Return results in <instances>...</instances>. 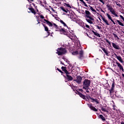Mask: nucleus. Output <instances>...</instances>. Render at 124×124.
I'll use <instances>...</instances> for the list:
<instances>
[{"label":"nucleus","mask_w":124,"mask_h":124,"mask_svg":"<svg viewBox=\"0 0 124 124\" xmlns=\"http://www.w3.org/2000/svg\"><path fill=\"white\" fill-rule=\"evenodd\" d=\"M89 98H90V99L92 100V102H95L97 104H99V101L96 100V99H93V98H91V97H90V96L89 97Z\"/></svg>","instance_id":"nucleus-22"},{"label":"nucleus","mask_w":124,"mask_h":124,"mask_svg":"<svg viewBox=\"0 0 124 124\" xmlns=\"http://www.w3.org/2000/svg\"><path fill=\"white\" fill-rule=\"evenodd\" d=\"M61 64L64 65V64L63 63H62V61L61 62Z\"/></svg>","instance_id":"nucleus-50"},{"label":"nucleus","mask_w":124,"mask_h":124,"mask_svg":"<svg viewBox=\"0 0 124 124\" xmlns=\"http://www.w3.org/2000/svg\"><path fill=\"white\" fill-rule=\"evenodd\" d=\"M107 107V106L106 105H105V106L101 107L102 111H103V112H107V113H108V110L106 109Z\"/></svg>","instance_id":"nucleus-15"},{"label":"nucleus","mask_w":124,"mask_h":124,"mask_svg":"<svg viewBox=\"0 0 124 124\" xmlns=\"http://www.w3.org/2000/svg\"><path fill=\"white\" fill-rule=\"evenodd\" d=\"M44 21L46 23V24L48 25L49 27H53V24H54V22H53V21H52V22H50L49 20L46 19H44Z\"/></svg>","instance_id":"nucleus-9"},{"label":"nucleus","mask_w":124,"mask_h":124,"mask_svg":"<svg viewBox=\"0 0 124 124\" xmlns=\"http://www.w3.org/2000/svg\"><path fill=\"white\" fill-rule=\"evenodd\" d=\"M38 15H40V13H38Z\"/></svg>","instance_id":"nucleus-60"},{"label":"nucleus","mask_w":124,"mask_h":124,"mask_svg":"<svg viewBox=\"0 0 124 124\" xmlns=\"http://www.w3.org/2000/svg\"><path fill=\"white\" fill-rule=\"evenodd\" d=\"M70 18L71 19H73V16H71L70 17Z\"/></svg>","instance_id":"nucleus-47"},{"label":"nucleus","mask_w":124,"mask_h":124,"mask_svg":"<svg viewBox=\"0 0 124 124\" xmlns=\"http://www.w3.org/2000/svg\"><path fill=\"white\" fill-rule=\"evenodd\" d=\"M65 5L67 7L71 8V6H70V5H69V4L67 3H64Z\"/></svg>","instance_id":"nucleus-33"},{"label":"nucleus","mask_w":124,"mask_h":124,"mask_svg":"<svg viewBox=\"0 0 124 124\" xmlns=\"http://www.w3.org/2000/svg\"><path fill=\"white\" fill-rule=\"evenodd\" d=\"M87 36L90 38V36H89V34L88 33H86Z\"/></svg>","instance_id":"nucleus-54"},{"label":"nucleus","mask_w":124,"mask_h":124,"mask_svg":"<svg viewBox=\"0 0 124 124\" xmlns=\"http://www.w3.org/2000/svg\"><path fill=\"white\" fill-rule=\"evenodd\" d=\"M40 21L42 22H43L44 23H46V22L43 21V20H41Z\"/></svg>","instance_id":"nucleus-49"},{"label":"nucleus","mask_w":124,"mask_h":124,"mask_svg":"<svg viewBox=\"0 0 124 124\" xmlns=\"http://www.w3.org/2000/svg\"><path fill=\"white\" fill-rule=\"evenodd\" d=\"M57 70L60 72L61 74H63V72H62V70H60V69H59V68H57Z\"/></svg>","instance_id":"nucleus-35"},{"label":"nucleus","mask_w":124,"mask_h":124,"mask_svg":"<svg viewBox=\"0 0 124 124\" xmlns=\"http://www.w3.org/2000/svg\"><path fill=\"white\" fill-rule=\"evenodd\" d=\"M115 22H117L118 24L119 25L122 26V27H124V23H123L122 22H123V20H116V21Z\"/></svg>","instance_id":"nucleus-17"},{"label":"nucleus","mask_w":124,"mask_h":124,"mask_svg":"<svg viewBox=\"0 0 124 124\" xmlns=\"http://www.w3.org/2000/svg\"><path fill=\"white\" fill-rule=\"evenodd\" d=\"M85 16L87 17V18H86V20L88 23L90 24H92L93 23V21L94 20V19L92 15L89 11L85 10Z\"/></svg>","instance_id":"nucleus-1"},{"label":"nucleus","mask_w":124,"mask_h":124,"mask_svg":"<svg viewBox=\"0 0 124 124\" xmlns=\"http://www.w3.org/2000/svg\"><path fill=\"white\" fill-rule=\"evenodd\" d=\"M40 18H42V19H44V16L43 15H40L39 16Z\"/></svg>","instance_id":"nucleus-38"},{"label":"nucleus","mask_w":124,"mask_h":124,"mask_svg":"<svg viewBox=\"0 0 124 124\" xmlns=\"http://www.w3.org/2000/svg\"><path fill=\"white\" fill-rule=\"evenodd\" d=\"M111 21L113 23L114 25L116 24V23L113 20V19H112Z\"/></svg>","instance_id":"nucleus-45"},{"label":"nucleus","mask_w":124,"mask_h":124,"mask_svg":"<svg viewBox=\"0 0 124 124\" xmlns=\"http://www.w3.org/2000/svg\"><path fill=\"white\" fill-rule=\"evenodd\" d=\"M82 79V78L81 77H80V76H78V77H77L76 79H74V81H76V82L79 84L81 83Z\"/></svg>","instance_id":"nucleus-10"},{"label":"nucleus","mask_w":124,"mask_h":124,"mask_svg":"<svg viewBox=\"0 0 124 124\" xmlns=\"http://www.w3.org/2000/svg\"><path fill=\"white\" fill-rule=\"evenodd\" d=\"M87 87H86V86H85V85H83V89H85V90H87Z\"/></svg>","instance_id":"nucleus-43"},{"label":"nucleus","mask_w":124,"mask_h":124,"mask_svg":"<svg viewBox=\"0 0 124 124\" xmlns=\"http://www.w3.org/2000/svg\"><path fill=\"white\" fill-rule=\"evenodd\" d=\"M123 77H124V74H122Z\"/></svg>","instance_id":"nucleus-56"},{"label":"nucleus","mask_w":124,"mask_h":124,"mask_svg":"<svg viewBox=\"0 0 124 124\" xmlns=\"http://www.w3.org/2000/svg\"><path fill=\"white\" fill-rule=\"evenodd\" d=\"M99 1L103 4H105V2L103 0H99Z\"/></svg>","instance_id":"nucleus-40"},{"label":"nucleus","mask_w":124,"mask_h":124,"mask_svg":"<svg viewBox=\"0 0 124 124\" xmlns=\"http://www.w3.org/2000/svg\"><path fill=\"white\" fill-rule=\"evenodd\" d=\"M28 9L31 11H28L29 13H31H31L34 14V15H36V11L34 10V9L33 8L30 7V8H29Z\"/></svg>","instance_id":"nucleus-13"},{"label":"nucleus","mask_w":124,"mask_h":124,"mask_svg":"<svg viewBox=\"0 0 124 124\" xmlns=\"http://www.w3.org/2000/svg\"><path fill=\"white\" fill-rule=\"evenodd\" d=\"M112 46L113 47L117 49V50H119V46L118 45H117L115 43H112Z\"/></svg>","instance_id":"nucleus-21"},{"label":"nucleus","mask_w":124,"mask_h":124,"mask_svg":"<svg viewBox=\"0 0 124 124\" xmlns=\"http://www.w3.org/2000/svg\"><path fill=\"white\" fill-rule=\"evenodd\" d=\"M86 98H87V99H88V100H89V99H90L89 97H86Z\"/></svg>","instance_id":"nucleus-51"},{"label":"nucleus","mask_w":124,"mask_h":124,"mask_svg":"<svg viewBox=\"0 0 124 124\" xmlns=\"http://www.w3.org/2000/svg\"><path fill=\"white\" fill-rule=\"evenodd\" d=\"M92 32H93V33L94 34L95 36H96L99 38L101 37L100 35L98 32H95L94 31H92Z\"/></svg>","instance_id":"nucleus-23"},{"label":"nucleus","mask_w":124,"mask_h":124,"mask_svg":"<svg viewBox=\"0 0 124 124\" xmlns=\"http://www.w3.org/2000/svg\"><path fill=\"white\" fill-rule=\"evenodd\" d=\"M73 55H78V57L79 60H82L84 57V51L82 49L81 50H77L72 52Z\"/></svg>","instance_id":"nucleus-3"},{"label":"nucleus","mask_w":124,"mask_h":124,"mask_svg":"<svg viewBox=\"0 0 124 124\" xmlns=\"http://www.w3.org/2000/svg\"><path fill=\"white\" fill-rule=\"evenodd\" d=\"M89 6L90 7V9L92 12L96 13V11L94 8H93L92 6H90V5Z\"/></svg>","instance_id":"nucleus-29"},{"label":"nucleus","mask_w":124,"mask_h":124,"mask_svg":"<svg viewBox=\"0 0 124 124\" xmlns=\"http://www.w3.org/2000/svg\"><path fill=\"white\" fill-rule=\"evenodd\" d=\"M63 74H61V75H62V76H63Z\"/></svg>","instance_id":"nucleus-62"},{"label":"nucleus","mask_w":124,"mask_h":124,"mask_svg":"<svg viewBox=\"0 0 124 124\" xmlns=\"http://www.w3.org/2000/svg\"><path fill=\"white\" fill-rule=\"evenodd\" d=\"M60 23L62 24L64 27H66L67 28H68V26L66 25V23L64 21H63L62 20H60Z\"/></svg>","instance_id":"nucleus-26"},{"label":"nucleus","mask_w":124,"mask_h":124,"mask_svg":"<svg viewBox=\"0 0 124 124\" xmlns=\"http://www.w3.org/2000/svg\"><path fill=\"white\" fill-rule=\"evenodd\" d=\"M97 27V29L98 30H101L102 27H99V26H98L97 25L95 26Z\"/></svg>","instance_id":"nucleus-37"},{"label":"nucleus","mask_w":124,"mask_h":124,"mask_svg":"<svg viewBox=\"0 0 124 124\" xmlns=\"http://www.w3.org/2000/svg\"><path fill=\"white\" fill-rule=\"evenodd\" d=\"M51 10H52V11L53 12L56 13V11H55V9H54V8H51Z\"/></svg>","instance_id":"nucleus-44"},{"label":"nucleus","mask_w":124,"mask_h":124,"mask_svg":"<svg viewBox=\"0 0 124 124\" xmlns=\"http://www.w3.org/2000/svg\"><path fill=\"white\" fill-rule=\"evenodd\" d=\"M96 113L97 114V115H99V114L98 113Z\"/></svg>","instance_id":"nucleus-61"},{"label":"nucleus","mask_w":124,"mask_h":124,"mask_svg":"<svg viewBox=\"0 0 124 124\" xmlns=\"http://www.w3.org/2000/svg\"><path fill=\"white\" fill-rule=\"evenodd\" d=\"M121 124H124V122H122Z\"/></svg>","instance_id":"nucleus-55"},{"label":"nucleus","mask_w":124,"mask_h":124,"mask_svg":"<svg viewBox=\"0 0 124 124\" xmlns=\"http://www.w3.org/2000/svg\"><path fill=\"white\" fill-rule=\"evenodd\" d=\"M115 55L116 56V58L117 59V60L122 63H124V61L123 60V59H122V57H121V56H117V55L116 54H115Z\"/></svg>","instance_id":"nucleus-19"},{"label":"nucleus","mask_w":124,"mask_h":124,"mask_svg":"<svg viewBox=\"0 0 124 124\" xmlns=\"http://www.w3.org/2000/svg\"><path fill=\"white\" fill-rule=\"evenodd\" d=\"M85 27L88 29H90V26L87 24H86Z\"/></svg>","instance_id":"nucleus-42"},{"label":"nucleus","mask_w":124,"mask_h":124,"mask_svg":"<svg viewBox=\"0 0 124 124\" xmlns=\"http://www.w3.org/2000/svg\"><path fill=\"white\" fill-rule=\"evenodd\" d=\"M99 111H100V112H101V114H103V112H101V110L99 109Z\"/></svg>","instance_id":"nucleus-53"},{"label":"nucleus","mask_w":124,"mask_h":124,"mask_svg":"<svg viewBox=\"0 0 124 124\" xmlns=\"http://www.w3.org/2000/svg\"><path fill=\"white\" fill-rule=\"evenodd\" d=\"M107 7L108 8V10L110 11V12L113 10L111 6L110 5H109L108 4L107 5Z\"/></svg>","instance_id":"nucleus-25"},{"label":"nucleus","mask_w":124,"mask_h":124,"mask_svg":"<svg viewBox=\"0 0 124 124\" xmlns=\"http://www.w3.org/2000/svg\"><path fill=\"white\" fill-rule=\"evenodd\" d=\"M113 109H114V110H116V109H115V108H114Z\"/></svg>","instance_id":"nucleus-63"},{"label":"nucleus","mask_w":124,"mask_h":124,"mask_svg":"<svg viewBox=\"0 0 124 124\" xmlns=\"http://www.w3.org/2000/svg\"><path fill=\"white\" fill-rule=\"evenodd\" d=\"M98 19H99L100 21H101V19H100V17H98Z\"/></svg>","instance_id":"nucleus-57"},{"label":"nucleus","mask_w":124,"mask_h":124,"mask_svg":"<svg viewBox=\"0 0 124 124\" xmlns=\"http://www.w3.org/2000/svg\"><path fill=\"white\" fill-rule=\"evenodd\" d=\"M120 17L121 18L123 21L124 20V17L123 16L120 15Z\"/></svg>","instance_id":"nucleus-39"},{"label":"nucleus","mask_w":124,"mask_h":124,"mask_svg":"<svg viewBox=\"0 0 124 124\" xmlns=\"http://www.w3.org/2000/svg\"><path fill=\"white\" fill-rule=\"evenodd\" d=\"M89 9V7L86 8V9L88 10Z\"/></svg>","instance_id":"nucleus-59"},{"label":"nucleus","mask_w":124,"mask_h":124,"mask_svg":"<svg viewBox=\"0 0 124 124\" xmlns=\"http://www.w3.org/2000/svg\"><path fill=\"white\" fill-rule=\"evenodd\" d=\"M101 19L102 20L106 23V24L108 26L109 25V24L108 23V22L107 19H106L102 15H101Z\"/></svg>","instance_id":"nucleus-16"},{"label":"nucleus","mask_w":124,"mask_h":124,"mask_svg":"<svg viewBox=\"0 0 124 124\" xmlns=\"http://www.w3.org/2000/svg\"><path fill=\"white\" fill-rule=\"evenodd\" d=\"M91 84V80L89 79H84L83 82V86H85L87 88H88Z\"/></svg>","instance_id":"nucleus-6"},{"label":"nucleus","mask_w":124,"mask_h":124,"mask_svg":"<svg viewBox=\"0 0 124 124\" xmlns=\"http://www.w3.org/2000/svg\"><path fill=\"white\" fill-rule=\"evenodd\" d=\"M69 74H66V76H64V75H63V77L68 82H69L70 81H72V80H73V78H72V77H71V76H70Z\"/></svg>","instance_id":"nucleus-7"},{"label":"nucleus","mask_w":124,"mask_h":124,"mask_svg":"<svg viewBox=\"0 0 124 124\" xmlns=\"http://www.w3.org/2000/svg\"><path fill=\"white\" fill-rule=\"evenodd\" d=\"M67 51L65 48L63 47H60L57 48L56 54L58 55V56H62L66 54Z\"/></svg>","instance_id":"nucleus-4"},{"label":"nucleus","mask_w":124,"mask_h":124,"mask_svg":"<svg viewBox=\"0 0 124 124\" xmlns=\"http://www.w3.org/2000/svg\"><path fill=\"white\" fill-rule=\"evenodd\" d=\"M53 27L56 30V31L62 32L63 34L67 35V31L64 28L62 27V26H58L56 23H53Z\"/></svg>","instance_id":"nucleus-2"},{"label":"nucleus","mask_w":124,"mask_h":124,"mask_svg":"<svg viewBox=\"0 0 124 124\" xmlns=\"http://www.w3.org/2000/svg\"><path fill=\"white\" fill-rule=\"evenodd\" d=\"M114 87H115V82L114 80L112 81L111 87L110 89H109V94L110 96L112 97L113 96V93L114 92Z\"/></svg>","instance_id":"nucleus-5"},{"label":"nucleus","mask_w":124,"mask_h":124,"mask_svg":"<svg viewBox=\"0 0 124 124\" xmlns=\"http://www.w3.org/2000/svg\"><path fill=\"white\" fill-rule=\"evenodd\" d=\"M62 71L64 72L65 74H70V73L67 70H66V67H62L61 68Z\"/></svg>","instance_id":"nucleus-14"},{"label":"nucleus","mask_w":124,"mask_h":124,"mask_svg":"<svg viewBox=\"0 0 124 124\" xmlns=\"http://www.w3.org/2000/svg\"><path fill=\"white\" fill-rule=\"evenodd\" d=\"M116 63L117 65V66L119 67L120 70L122 71L123 72H124V67H123V66L121 65L120 63H119L117 60L116 61Z\"/></svg>","instance_id":"nucleus-8"},{"label":"nucleus","mask_w":124,"mask_h":124,"mask_svg":"<svg viewBox=\"0 0 124 124\" xmlns=\"http://www.w3.org/2000/svg\"><path fill=\"white\" fill-rule=\"evenodd\" d=\"M76 93L77 94H78L81 98L83 99L84 100L86 99V97L85 95H83V94H82V93H80V92H79V91H78V90H76Z\"/></svg>","instance_id":"nucleus-12"},{"label":"nucleus","mask_w":124,"mask_h":124,"mask_svg":"<svg viewBox=\"0 0 124 124\" xmlns=\"http://www.w3.org/2000/svg\"><path fill=\"white\" fill-rule=\"evenodd\" d=\"M105 40L106 41V42L109 44V45H111L110 42L108 41V40L107 38H106Z\"/></svg>","instance_id":"nucleus-36"},{"label":"nucleus","mask_w":124,"mask_h":124,"mask_svg":"<svg viewBox=\"0 0 124 124\" xmlns=\"http://www.w3.org/2000/svg\"><path fill=\"white\" fill-rule=\"evenodd\" d=\"M79 91L81 92H83V90L81 89H79Z\"/></svg>","instance_id":"nucleus-48"},{"label":"nucleus","mask_w":124,"mask_h":124,"mask_svg":"<svg viewBox=\"0 0 124 124\" xmlns=\"http://www.w3.org/2000/svg\"><path fill=\"white\" fill-rule=\"evenodd\" d=\"M44 28H45V31H46L47 33H48V36H49L51 33L49 31V28H48V27H47V26H45Z\"/></svg>","instance_id":"nucleus-20"},{"label":"nucleus","mask_w":124,"mask_h":124,"mask_svg":"<svg viewBox=\"0 0 124 124\" xmlns=\"http://www.w3.org/2000/svg\"><path fill=\"white\" fill-rule=\"evenodd\" d=\"M112 15L115 16L116 17H118V15L115 13L114 9H112L111 11H110Z\"/></svg>","instance_id":"nucleus-27"},{"label":"nucleus","mask_w":124,"mask_h":124,"mask_svg":"<svg viewBox=\"0 0 124 124\" xmlns=\"http://www.w3.org/2000/svg\"><path fill=\"white\" fill-rule=\"evenodd\" d=\"M37 21L38 23H37V25H38L39 24H40V19H37Z\"/></svg>","instance_id":"nucleus-41"},{"label":"nucleus","mask_w":124,"mask_h":124,"mask_svg":"<svg viewBox=\"0 0 124 124\" xmlns=\"http://www.w3.org/2000/svg\"><path fill=\"white\" fill-rule=\"evenodd\" d=\"M101 48H102V50L104 52V53H105V54L107 56H108V50L107 49H106V48L104 47L101 46Z\"/></svg>","instance_id":"nucleus-18"},{"label":"nucleus","mask_w":124,"mask_h":124,"mask_svg":"<svg viewBox=\"0 0 124 124\" xmlns=\"http://www.w3.org/2000/svg\"><path fill=\"white\" fill-rule=\"evenodd\" d=\"M99 118L101 119L102 121H106V119H105V117L102 115H100L99 116Z\"/></svg>","instance_id":"nucleus-28"},{"label":"nucleus","mask_w":124,"mask_h":124,"mask_svg":"<svg viewBox=\"0 0 124 124\" xmlns=\"http://www.w3.org/2000/svg\"><path fill=\"white\" fill-rule=\"evenodd\" d=\"M30 1L33 2V0H30Z\"/></svg>","instance_id":"nucleus-58"},{"label":"nucleus","mask_w":124,"mask_h":124,"mask_svg":"<svg viewBox=\"0 0 124 124\" xmlns=\"http://www.w3.org/2000/svg\"><path fill=\"white\" fill-rule=\"evenodd\" d=\"M86 92L87 93H89V90H88L87 88Z\"/></svg>","instance_id":"nucleus-52"},{"label":"nucleus","mask_w":124,"mask_h":124,"mask_svg":"<svg viewBox=\"0 0 124 124\" xmlns=\"http://www.w3.org/2000/svg\"><path fill=\"white\" fill-rule=\"evenodd\" d=\"M106 15L107 16L108 18L111 21L112 20V19L111 18V17L110 16V15L109 14H108V13L106 14Z\"/></svg>","instance_id":"nucleus-31"},{"label":"nucleus","mask_w":124,"mask_h":124,"mask_svg":"<svg viewBox=\"0 0 124 124\" xmlns=\"http://www.w3.org/2000/svg\"><path fill=\"white\" fill-rule=\"evenodd\" d=\"M52 16H54V15L52 14Z\"/></svg>","instance_id":"nucleus-64"},{"label":"nucleus","mask_w":124,"mask_h":124,"mask_svg":"<svg viewBox=\"0 0 124 124\" xmlns=\"http://www.w3.org/2000/svg\"><path fill=\"white\" fill-rule=\"evenodd\" d=\"M112 34L114 35V37L115 38H117V39H119V38L118 37L117 35L114 33H113Z\"/></svg>","instance_id":"nucleus-32"},{"label":"nucleus","mask_w":124,"mask_h":124,"mask_svg":"<svg viewBox=\"0 0 124 124\" xmlns=\"http://www.w3.org/2000/svg\"><path fill=\"white\" fill-rule=\"evenodd\" d=\"M79 1H80V2H81L86 7H88V6L86 4V3L83 0H79Z\"/></svg>","instance_id":"nucleus-30"},{"label":"nucleus","mask_w":124,"mask_h":124,"mask_svg":"<svg viewBox=\"0 0 124 124\" xmlns=\"http://www.w3.org/2000/svg\"><path fill=\"white\" fill-rule=\"evenodd\" d=\"M61 9L62 11L66 13H67L69 11L68 9H65V8H64L63 7H61Z\"/></svg>","instance_id":"nucleus-24"},{"label":"nucleus","mask_w":124,"mask_h":124,"mask_svg":"<svg viewBox=\"0 0 124 124\" xmlns=\"http://www.w3.org/2000/svg\"><path fill=\"white\" fill-rule=\"evenodd\" d=\"M87 105H88V107L89 108H90V109L91 110H92L95 112H97L98 111V110L96 108H95L94 107H93V106L92 104H88Z\"/></svg>","instance_id":"nucleus-11"},{"label":"nucleus","mask_w":124,"mask_h":124,"mask_svg":"<svg viewBox=\"0 0 124 124\" xmlns=\"http://www.w3.org/2000/svg\"><path fill=\"white\" fill-rule=\"evenodd\" d=\"M116 4L117 6H118L119 7H121L122 6V5L118 3V2H116Z\"/></svg>","instance_id":"nucleus-34"},{"label":"nucleus","mask_w":124,"mask_h":124,"mask_svg":"<svg viewBox=\"0 0 124 124\" xmlns=\"http://www.w3.org/2000/svg\"><path fill=\"white\" fill-rule=\"evenodd\" d=\"M42 25H43V26L44 27H45V26H46V25H45V24H44V23H42Z\"/></svg>","instance_id":"nucleus-46"}]
</instances>
